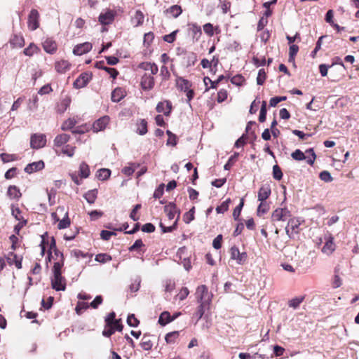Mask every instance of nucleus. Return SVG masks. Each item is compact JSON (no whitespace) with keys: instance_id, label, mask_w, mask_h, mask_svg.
Instances as JSON below:
<instances>
[{"instance_id":"1","label":"nucleus","mask_w":359,"mask_h":359,"mask_svg":"<svg viewBox=\"0 0 359 359\" xmlns=\"http://www.w3.org/2000/svg\"><path fill=\"white\" fill-rule=\"evenodd\" d=\"M62 262H57L54 263L53 267V276L51 278V285L56 291H65L66 289V280L62 276Z\"/></svg>"},{"instance_id":"2","label":"nucleus","mask_w":359,"mask_h":359,"mask_svg":"<svg viewBox=\"0 0 359 359\" xmlns=\"http://www.w3.org/2000/svg\"><path fill=\"white\" fill-rule=\"evenodd\" d=\"M195 297L199 304L210 306L212 302V294L208 291L206 285H201L196 288Z\"/></svg>"},{"instance_id":"3","label":"nucleus","mask_w":359,"mask_h":359,"mask_svg":"<svg viewBox=\"0 0 359 359\" xmlns=\"http://www.w3.org/2000/svg\"><path fill=\"white\" fill-rule=\"evenodd\" d=\"M302 221L299 218L293 217L290 219L287 223V226L285 227V232L289 238H294V234L299 233V227L301 224Z\"/></svg>"},{"instance_id":"4","label":"nucleus","mask_w":359,"mask_h":359,"mask_svg":"<svg viewBox=\"0 0 359 359\" xmlns=\"http://www.w3.org/2000/svg\"><path fill=\"white\" fill-rule=\"evenodd\" d=\"M46 137L44 134L35 133L31 136L30 146L32 149H39L45 147Z\"/></svg>"},{"instance_id":"5","label":"nucleus","mask_w":359,"mask_h":359,"mask_svg":"<svg viewBox=\"0 0 359 359\" xmlns=\"http://www.w3.org/2000/svg\"><path fill=\"white\" fill-rule=\"evenodd\" d=\"M291 216L290 211L287 208H278L271 215L272 222L285 221Z\"/></svg>"},{"instance_id":"6","label":"nucleus","mask_w":359,"mask_h":359,"mask_svg":"<svg viewBox=\"0 0 359 359\" xmlns=\"http://www.w3.org/2000/svg\"><path fill=\"white\" fill-rule=\"evenodd\" d=\"M105 325H114L116 330L121 332L123 326L121 324V319H116V313L112 311L109 313L104 319Z\"/></svg>"},{"instance_id":"7","label":"nucleus","mask_w":359,"mask_h":359,"mask_svg":"<svg viewBox=\"0 0 359 359\" xmlns=\"http://www.w3.org/2000/svg\"><path fill=\"white\" fill-rule=\"evenodd\" d=\"M39 13L36 9H32L28 17V27L30 30H36L39 26Z\"/></svg>"},{"instance_id":"8","label":"nucleus","mask_w":359,"mask_h":359,"mask_svg":"<svg viewBox=\"0 0 359 359\" xmlns=\"http://www.w3.org/2000/svg\"><path fill=\"white\" fill-rule=\"evenodd\" d=\"M231 258L236 261L238 264H243L247 260L246 252H240L238 248L236 246H233L231 250Z\"/></svg>"},{"instance_id":"9","label":"nucleus","mask_w":359,"mask_h":359,"mask_svg":"<svg viewBox=\"0 0 359 359\" xmlns=\"http://www.w3.org/2000/svg\"><path fill=\"white\" fill-rule=\"evenodd\" d=\"M164 211L167 215V217L169 220H172L175 218V216L177 215V219H178L180 217V211L177 208L175 203H169L168 205H165Z\"/></svg>"},{"instance_id":"10","label":"nucleus","mask_w":359,"mask_h":359,"mask_svg":"<svg viewBox=\"0 0 359 359\" xmlns=\"http://www.w3.org/2000/svg\"><path fill=\"white\" fill-rule=\"evenodd\" d=\"M154 79L152 75L144 74L141 79L140 85L144 90H150L154 86Z\"/></svg>"},{"instance_id":"11","label":"nucleus","mask_w":359,"mask_h":359,"mask_svg":"<svg viewBox=\"0 0 359 359\" xmlns=\"http://www.w3.org/2000/svg\"><path fill=\"white\" fill-rule=\"evenodd\" d=\"M109 122V118L107 116H102L95 121L93 125V132L97 133L105 129Z\"/></svg>"},{"instance_id":"12","label":"nucleus","mask_w":359,"mask_h":359,"mask_svg":"<svg viewBox=\"0 0 359 359\" xmlns=\"http://www.w3.org/2000/svg\"><path fill=\"white\" fill-rule=\"evenodd\" d=\"M93 48V45L90 42H85L76 45L73 49V53L76 55H82L88 53Z\"/></svg>"},{"instance_id":"13","label":"nucleus","mask_w":359,"mask_h":359,"mask_svg":"<svg viewBox=\"0 0 359 359\" xmlns=\"http://www.w3.org/2000/svg\"><path fill=\"white\" fill-rule=\"evenodd\" d=\"M90 79L91 76L89 74L83 73L74 82V87L77 89L83 88L88 84Z\"/></svg>"},{"instance_id":"14","label":"nucleus","mask_w":359,"mask_h":359,"mask_svg":"<svg viewBox=\"0 0 359 359\" xmlns=\"http://www.w3.org/2000/svg\"><path fill=\"white\" fill-rule=\"evenodd\" d=\"M271 193V190L269 184H266L262 185L258 191V201L260 202H266V200L269 197Z\"/></svg>"},{"instance_id":"15","label":"nucleus","mask_w":359,"mask_h":359,"mask_svg":"<svg viewBox=\"0 0 359 359\" xmlns=\"http://www.w3.org/2000/svg\"><path fill=\"white\" fill-rule=\"evenodd\" d=\"M114 16H115V14H114V12L113 11H107V12L105 13H100V16H99V22L102 24V25H109L111 24L114 20Z\"/></svg>"},{"instance_id":"16","label":"nucleus","mask_w":359,"mask_h":359,"mask_svg":"<svg viewBox=\"0 0 359 359\" xmlns=\"http://www.w3.org/2000/svg\"><path fill=\"white\" fill-rule=\"evenodd\" d=\"M172 104L168 100L160 102L156 106V111L159 113H163L165 116H168L170 114Z\"/></svg>"},{"instance_id":"17","label":"nucleus","mask_w":359,"mask_h":359,"mask_svg":"<svg viewBox=\"0 0 359 359\" xmlns=\"http://www.w3.org/2000/svg\"><path fill=\"white\" fill-rule=\"evenodd\" d=\"M44 168V163L43 161H39L36 162H33L32 163H29L25 168V171L27 173L31 174L34 172L42 170Z\"/></svg>"},{"instance_id":"18","label":"nucleus","mask_w":359,"mask_h":359,"mask_svg":"<svg viewBox=\"0 0 359 359\" xmlns=\"http://www.w3.org/2000/svg\"><path fill=\"white\" fill-rule=\"evenodd\" d=\"M44 50L49 54H53L57 50V44L52 39H46L42 43Z\"/></svg>"},{"instance_id":"19","label":"nucleus","mask_w":359,"mask_h":359,"mask_svg":"<svg viewBox=\"0 0 359 359\" xmlns=\"http://www.w3.org/2000/svg\"><path fill=\"white\" fill-rule=\"evenodd\" d=\"M7 262L10 265L15 264L18 269L22 268V258L13 252L9 254L7 257Z\"/></svg>"},{"instance_id":"20","label":"nucleus","mask_w":359,"mask_h":359,"mask_svg":"<svg viewBox=\"0 0 359 359\" xmlns=\"http://www.w3.org/2000/svg\"><path fill=\"white\" fill-rule=\"evenodd\" d=\"M125 96V91L121 88H116L112 91L111 99L114 102H118Z\"/></svg>"},{"instance_id":"21","label":"nucleus","mask_w":359,"mask_h":359,"mask_svg":"<svg viewBox=\"0 0 359 359\" xmlns=\"http://www.w3.org/2000/svg\"><path fill=\"white\" fill-rule=\"evenodd\" d=\"M209 309H210V306H205V305H203V304L198 305V306L197 307L196 311L194 313V316H193V319L196 320L195 323H197L198 322V320L204 315L205 311L209 310Z\"/></svg>"},{"instance_id":"22","label":"nucleus","mask_w":359,"mask_h":359,"mask_svg":"<svg viewBox=\"0 0 359 359\" xmlns=\"http://www.w3.org/2000/svg\"><path fill=\"white\" fill-rule=\"evenodd\" d=\"M69 62L67 60H62L55 63V68L58 73H65L69 70Z\"/></svg>"},{"instance_id":"23","label":"nucleus","mask_w":359,"mask_h":359,"mask_svg":"<svg viewBox=\"0 0 359 359\" xmlns=\"http://www.w3.org/2000/svg\"><path fill=\"white\" fill-rule=\"evenodd\" d=\"M140 67L146 71H150L151 75L156 74L158 71V66L155 63L142 62Z\"/></svg>"},{"instance_id":"24","label":"nucleus","mask_w":359,"mask_h":359,"mask_svg":"<svg viewBox=\"0 0 359 359\" xmlns=\"http://www.w3.org/2000/svg\"><path fill=\"white\" fill-rule=\"evenodd\" d=\"M70 139V136L67 134H60L55 137L54 140V146L55 147H61L62 145L66 144L69 142Z\"/></svg>"},{"instance_id":"25","label":"nucleus","mask_w":359,"mask_h":359,"mask_svg":"<svg viewBox=\"0 0 359 359\" xmlns=\"http://www.w3.org/2000/svg\"><path fill=\"white\" fill-rule=\"evenodd\" d=\"M10 43L13 47L21 48L24 46L25 41L22 36L14 34L10 40Z\"/></svg>"},{"instance_id":"26","label":"nucleus","mask_w":359,"mask_h":359,"mask_svg":"<svg viewBox=\"0 0 359 359\" xmlns=\"http://www.w3.org/2000/svg\"><path fill=\"white\" fill-rule=\"evenodd\" d=\"M90 174V171L88 165L85 162H82L79 165V175L81 178L86 179L89 177Z\"/></svg>"},{"instance_id":"27","label":"nucleus","mask_w":359,"mask_h":359,"mask_svg":"<svg viewBox=\"0 0 359 359\" xmlns=\"http://www.w3.org/2000/svg\"><path fill=\"white\" fill-rule=\"evenodd\" d=\"M165 13L167 14H169L170 16H172L173 18H177L182 13V9L180 6L173 5L172 6H170V8H168L165 11Z\"/></svg>"},{"instance_id":"28","label":"nucleus","mask_w":359,"mask_h":359,"mask_svg":"<svg viewBox=\"0 0 359 359\" xmlns=\"http://www.w3.org/2000/svg\"><path fill=\"white\" fill-rule=\"evenodd\" d=\"M147 122L145 119H140L137 123L136 132L140 135H144L147 133Z\"/></svg>"},{"instance_id":"29","label":"nucleus","mask_w":359,"mask_h":359,"mask_svg":"<svg viewBox=\"0 0 359 359\" xmlns=\"http://www.w3.org/2000/svg\"><path fill=\"white\" fill-rule=\"evenodd\" d=\"M172 320L173 318H171L170 313L168 311L162 312L158 318V323L162 326H165Z\"/></svg>"},{"instance_id":"30","label":"nucleus","mask_w":359,"mask_h":359,"mask_svg":"<svg viewBox=\"0 0 359 359\" xmlns=\"http://www.w3.org/2000/svg\"><path fill=\"white\" fill-rule=\"evenodd\" d=\"M97 192L98 191L97 189L89 190L84 194L83 197L88 203L90 204L94 203L97 198Z\"/></svg>"},{"instance_id":"31","label":"nucleus","mask_w":359,"mask_h":359,"mask_svg":"<svg viewBox=\"0 0 359 359\" xmlns=\"http://www.w3.org/2000/svg\"><path fill=\"white\" fill-rule=\"evenodd\" d=\"M144 15L140 11H136L134 16L132 18V22L135 27L141 25L144 22Z\"/></svg>"},{"instance_id":"32","label":"nucleus","mask_w":359,"mask_h":359,"mask_svg":"<svg viewBox=\"0 0 359 359\" xmlns=\"http://www.w3.org/2000/svg\"><path fill=\"white\" fill-rule=\"evenodd\" d=\"M111 175V170L107 168H101L97 170L96 177L98 180L104 181L109 178Z\"/></svg>"},{"instance_id":"33","label":"nucleus","mask_w":359,"mask_h":359,"mask_svg":"<svg viewBox=\"0 0 359 359\" xmlns=\"http://www.w3.org/2000/svg\"><path fill=\"white\" fill-rule=\"evenodd\" d=\"M71 103V99L69 97L64 98L60 103L57 105V111L58 113H64L67 109L69 107Z\"/></svg>"},{"instance_id":"34","label":"nucleus","mask_w":359,"mask_h":359,"mask_svg":"<svg viewBox=\"0 0 359 359\" xmlns=\"http://www.w3.org/2000/svg\"><path fill=\"white\" fill-rule=\"evenodd\" d=\"M141 347L145 350V351H149L151 349L153 346V343L151 342V339H149V336L144 334L142 339L141 343H140Z\"/></svg>"},{"instance_id":"35","label":"nucleus","mask_w":359,"mask_h":359,"mask_svg":"<svg viewBox=\"0 0 359 359\" xmlns=\"http://www.w3.org/2000/svg\"><path fill=\"white\" fill-rule=\"evenodd\" d=\"M76 124V121L74 118H69L66 120L62 125L61 129L62 130H72L75 125Z\"/></svg>"},{"instance_id":"36","label":"nucleus","mask_w":359,"mask_h":359,"mask_svg":"<svg viewBox=\"0 0 359 359\" xmlns=\"http://www.w3.org/2000/svg\"><path fill=\"white\" fill-rule=\"evenodd\" d=\"M39 50V48L36 45L31 43L27 48L24 50V54L27 56L31 57L34 53H36Z\"/></svg>"},{"instance_id":"37","label":"nucleus","mask_w":359,"mask_h":359,"mask_svg":"<svg viewBox=\"0 0 359 359\" xmlns=\"http://www.w3.org/2000/svg\"><path fill=\"white\" fill-rule=\"evenodd\" d=\"M8 195L15 199H18L21 196L20 190L15 186H10L8 189Z\"/></svg>"},{"instance_id":"38","label":"nucleus","mask_w":359,"mask_h":359,"mask_svg":"<svg viewBox=\"0 0 359 359\" xmlns=\"http://www.w3.org/2000/svg\"><path fill=\"white\" fill-rule=\"evenodd\" d=\"M138 166V164L130 163L128 166H126L122 169V172L127 176H130Z\"/></svg>"},{"instance_id":"39","label":"nucleus","mask_w":359,"mask_h":359,"mask_svg":"<svg viewBox=\"0 0 359 359\" xmlns=\"http://www.w3.org/2000/svg\"><path fill=\"white\" fill-rule=\"evenodd\" d=\"M334 250V244L333 243L332 238H330L327 241L324 246L323 247L322 251L325 253L330 254Z\"/></svg>"},{"instance_id":"40","label":"nucleus","mask_w":359,"mask_h":359,"mask_svg":"<svg viewBox=\"0 0 359 359\" xmlns=\"http://www.w3.org/2000/svg\"><path fill=\"white\" fill-rule=\"evenodd\" d=\"M111 259L112 258L109 255H108L107 253H100V254H97L95 256V260L100 263L104 264V263L111 261Z\"/></svg>"},{"instance_id":"41","label":"nucleus","mask_w":359,"mask_h":359,"mask_svg":"<svg viewBox=\"0 0 359 359\" xmlns=\"http://www.w3.org/2000/svg\"><path fill=\"white\" fill-rule=\"evenodd\" d=\"M178 337H179V332L174 331V332L168 333L165 335V339L168 344H174L175 342V340L178 338Z\"/></svg>"},{"instance_id":"42","label":"nucleus","mask_w":359,"mask_h":359,"mask_svg":"<svg viewBox=\"0 0 359 359\" xmlns=\"http://www.w3.org/2000/svg\"><path fill=\"white\" fill-rule=\"evenodd\" d=\"M70 224V219L69 218V216H68V213L67 212L65 215V217H63V219H62L61 220H59V223H58V229H66L67 227H68Z\"/></svg>"},{"instance_id":"43","label":"nucleus","mask_w":359,"mask_h":359,"mask_svg":"<svg viewBox=\"0 0 359 359\" xmlns=\"http://www.w3.org/2000/svg\"><path fill=\"white\" fill-rule=\"evenodd\" d=\"M291 156L296 161H307L306 155L300 149H296L294 152L292 153Z\"/></svg>"},{"instance_id":"44","label":"nucleus","mask_w":359,"mask_h":359,"mask_svg":"<svg viewBox=\"0 0 359 359\" xmlns=\"http://www.w3.org/2000/svg\"><path fill=\"white\" fill-rule=\"evenodd\" d=\"M116 330L114 325H105L104 330L102 331V335L105 337H111Z\"/></svg>"},{"instance_id":"45","label":"nucleus","mask_w":359,"mask_h":359,"mask_svg":"<svg viewBox=\"0 0 359 359\" xmlns=\"http://www.w3.org/2000/svg\"><path fill=\"white\" fill-rule=\"evenodd\" d=\"M231 202L230 198H227L225 201H224L220 205L216 208V211L217 213H224L227 211L229 208V204Z\"/></svg>"},{"instance_id":"46","label":"nucleus","mask_w":359,"mask_h":359,"mask_svg":"<svg viewBox=\"0 0 359 359\" xmlns=\"http://www.w3.org/2000/svg\"><path fill=\"white\" fill-rule=\"evenodd\" d=\"M304 299V297L302 296L293 298L289 302V306L293 309L298 308L300 304L303 302Z\"/></svg>"},{"instance_id":"47","label":"nucleus","mask_w":359,"mask_h":359,"mask_svg":"<svg viewBox=\"0 0 359 359\" xmlns=\"http://www.w3.org/2000/svg\"><path fill=\"white\" fill-rule=\"evenodd\" d=\"M243 205H244V200H243V198H241L239 205L235 208V209L233 210V217L236 220H237L238 219Z\"/></svg>"},{"instance_id":"48","label":"nucleus","mask_w":359,"mask_h":359,"mask_svg":"<svg viewBox=\"0 0 359 359\" xmlns=\"http://www.w3.org/2000/svg\"><path fill=\"white\" fill-rule=\"evenodd\" d=\"M299 50V47L297 45L292 44L290 46L289 48V61H294V56L297 55Z\"/></svg>"},{"instance_id":"49","label":"nucleus","mask_w":359,"mask_h":359,"mask_svg":"<svg viewBox=\"0 0 359 359\" xmlns=\"http://www.w3.org/2000/svg\"><path fill=\"white\" fill-rule=\"evenodd\" d=\"M140 321L135 318L134 314H130L127 318V324L130 327H137Z\"/></svg>"},{"instance_id":"50","label":"nucleus","mask_w":359,"mask_h":359,"mask_svg":"<svg viewBox=\"0 0 359 359\" xmlns=\"http://www.w3.org/2000/svg\"><path fill=\"white\" fill-rule=\"evenodd\" d=\"M306 153L310 154V156H306L307 163L309 164L310 165H313L316 158V155L314 152L313 149L311 148L307 149L306 151Z\"/></svg>"},{"instance_id":"51","label":"nucleus","mask_w":359,"mask_h":359,"mask_svg":"<svg viewBox=\"0 0 359 359\" xmlns=\"http://www.w3.org/2000/svg\"><path fill=\"white\" fill-rule=\"evenodd\" d=\"M273 177L276 180H280L283 177V172L278 165H275L273 167Z\"/></svg>"},{"instance_id":"52","label":"nucleus","mask_w":359,"mask_h":359,"mask_svg":"<svg viewBox=\"0 0 359 359\" xmlns=\"http://www.w3.org/2000/svg\"><path fill=\"white\" fill-rule=\"evenodd\" d=\"M11 213H12V215L18 221H21V219H25L21 216V210H20V208L18 207L12 205Z\"/></svg>"},{"instance_id":"53","label":"nucleus","mask_w":359,"mask_h":359,"mask_svg":"<svg viewBox=\"0 0 359 359\" xmlns=\"http://www.w3.org/2000/svg\"><path fill=\"white\" fill-rule=\"evenodd\" d=\"M319 177L321 180L325 182H330L333 180L330 173L326 170L322 171L319 175Z\"/></svg>"},{"instance_id":"54","label":"nucleus","mask_w":359,"mask_h":359,"mask_svg":"<svg viewBox=\"0 0 359 359\" xmlns=\"http://www.w3.org/2000/svg\"><path fill=\"white\" fill-rule=\"evenodd\" d=\"M238 156V153H236V152L234 153V154L232 155L229 158L227 163L224 165V170H230Z\"/></svg>"},{"instance_id":"55","label":"nucleus","mask_w":359,"mask_h":359,"mask_svg":"<svg viewBox=\"0 0 359 359\" xmlns=\"http://www.w3.org/2000/svg\"><path fill=\"white\" fill-rule=\"evenodd\" d=\"M74 147H72L69 144H67L62 148V152L69 157H72L74 154Z\"/></svg>"},{"instance_id":"56","label":"nucleus","mask_w":359,"mask_h":359,"mask_svg":"<svg viewBox=\"0 0 359 359\" xmlns=\"http://www.w3.org/2000/svg\"><path fill=\"white\" fill-rule=\"evenodd\" d=\"M266 79V72L264 69H260L258 72L257 77V83L258 85H262Z\"/></svg>"},{"instance_id":"57","label":"nucleus","mask_w":359,"mask_h":359,"mask_svg":"<svg viewBox=\"0 0 359 359\" xmlns=\"http://www.w3.org/2000/svg\"><path fill=\"white\" fill-rule=\"evenodd\" d=\"M269 210V205L266 202H261L257 208V215L260 216Z\"/></svg>"},{"instance_id":"58","label":"nucleus","mask_w":359,"mask_h":359,"mask_svg":"<svg viewBox=\"0 0 359 359\" xmlns=\"http://www.w3.org/2000/svg\"><path fill=\"white\" fill-rule=\"evenodd\" d=\"M112 236H116L114 231L102 230L100 233V237L104 241H109Z\"/></svg>"},{"instance_id":"59","label":"nucleus","mask_w":359,"mask_h":359,"mask_svg":"<svg viewBox=\"0 0 359 359\" xmlns=\"http://www.w3.org/2000/svg\"><path fill=\"white\" fill-rule=\"evenodd\" d=\"M89 307V305L88 303L83 302H79L76 306V312L77 314H81V311L83 310H86Z\"/></svg>"},{"instance_id":"60","label":"nucleus","mask_w":359,"mask_h":359,"mask_svg":"<svg viewBox=\"0 0 359 359\" xmlns=\"http://www.w3.org/2000/svg\"><path fill=\"white\" fill-rule=\"evenodd\" d=\"M47 194H48V198L50 205H53L55 203L56 190L55 189H51L50 190H47Z\"/></svg>"},{"instance_id":"61","label":"nucleus","mask_w":359,"mask_h":359,"mask_svg":"<svg viewBox=\"0 0 359 359\" xmlns=\"http://www.w3.org/2000/svg\"><path fill=\"white\" fill-rule=\"evenodd\" d=\"M189 294V290L187 287H182L177 294V297L180 301L185 299Z\"/></svg>"},{"instance_id":"62","label":"nucleus","mask_w":359,"mask_h":359,"mask_svg":"<svg viewBox=\"0 0 359 359\" xmlns=\"http://www.w3.org/2000/svg\"><path fill=\"white\" fill-rule=\"evenodd\" d=\"M163 193H164V184H161L154 191V198H160L163 196Z\"/></svg>"},{"instance_id":"63","label":"nucleus","mask_w":359,"mask_h":359,"mask_svg":"<svg viewBox=\"0 0 359 359\" xmlns=\"http://www.w3.org/2000/svg\"><path fill=\"white\" fill-rule=\"evenodd\" d=\"M222 236L221 234L218 235L212 242V246L215 249L219 250L222 247Z\"/></svg>"},{"instance_id":"64","label":"nucleus","mask_w":359,"mask_h":359,"mask_svg":"<svg viewBox=\"0 0 359 359\" xmlns=\"http://www.w3.org/2000/svg\"><path fill=\"white\" fill-rule=\"evenodd\" d=\"M227 98V92L225 90H220L217 93V100L219 103L224 102Z\"/></svg>"}]
</instances>
